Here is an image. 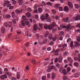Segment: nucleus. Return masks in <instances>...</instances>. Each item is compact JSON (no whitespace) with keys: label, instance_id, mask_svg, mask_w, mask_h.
I'll use <instances>...</instances> for the list:
<instances>
[{"label":"nucleus","instance_id":"f257e3e1","mask_svg":"<svg viewBox=\"0 0 80 80\" xmlns=\"http://www.w3.org/2000/svg\"><path fill=\"white\" fill-rule=\"evenodd\" d=\"M22 26L25 27V25L28 27H30V25L28 21H27V19L26 18L25 16H22V20L21 21Z\"/></svg>","mask_w":80,"mask_h":80},{"label":"nucleus","instance_id":"9b49d317","mask_svg":"<svg viewBox=\"0 0 80 80\" xmlns=\"http://www.w3.org/2000/svg\"><path fill=\"white\" fill-rule=\"evenodd\" d=\"M74 75L75 78H78L80 76V74L78 72H76Z\"/></svg>","mask_w":80,"mask_h":80},{"label":"nucleus","instance_id":"7c9ffc66","mask_svg":"<svg viewBox=\"0 0 80 80\" xmlns=\"http://www.w3.org/2000/svg\"><path fill=\"white\" fill-rule=\"evenodd\" d=\"M17 78L18 79H19L20 78V72L17 73Z\"/></svg>","mask_w":80,"mask_h":80},{"label":"nucleus","instance_id":"e433bc0d","mask_svg":"<svg viewBox=\"0 0 80 80\" xmlns=\"http://www.w3.org/2000/svg\"><path fill=\"white\" fill-rule=\"evenodd\" d=\"M74 5L75 8H78V7H79V6H78V4H74Z\"/></svg>","mask_w":80,"mask_h":80},{"label":"nucleus","instance_id":"4d7b16f0","mask_svg":"<svg viewBox=\"0 0 80 80\" xmlns=\"http://www.w3.org/2000/svg\"><path fill=\"white\" fill-rule=\"evenodd\" d=\"M26 70H27H27H29V68L28 67V66H27L26 67Z\"/></svg>","mask_w":80,"mask_h":80},{"label":"nucleus","instance_id":"c03bdc74","mask_svg":"<svg viewBox=\"0 0 80 80\" xmlns=\"http://www.w3.org/2000/svg\"><path fill=\"white\" fill-rule=\"evenodd\" d=\"M42 3L43 4V6H45V5H46V3H45V2L44 1H42Z\"/></svg>","mask_w":80,"mask_h":80},{"label":"nucleus","instance_id":"9d476101","mask_svg":"<svg viewBox=\"0 0 80 80\" xmlns=\"http://www.w3.org/2000/svg\"><path fill=\"white\" fill-rule=\"evenodd\" d=\"M26 15L27 17H28V18H30V17H31V13L30 12H27L26 13Z\"/></svg>","mask_w":80,"mask_h":80},{"label":"nucleus","instance_id":"f8f14e48","mask_svg":"<svg viewBox=\"0 0 80 80\" xmlns=\"http://www.w3.org/2000/svg\"><path fill=\"white\" fill-rule=\"evenodd\" d=\"M15 12L17 13H20L22 12V10H15Z\"/></svg>","mask_w":80,"mask_h":80},{"label":"nucleus","instance_id":"6ab92c4d","mask_svg":"<svg viewBox=\"0 0 80 80\" xmlns=\"http://www.w3.org/2000/svg\"><path fill=\"white\" fill-rule=\"evenodd\" d=\"M38 12L39 13H42V8H38Z\"/></svg>","mask_w":80,"mask_h":80},{"label":"nucleus","instance_id":"052dcab7","mask_svg":"<svg viewBox=\"0 0 80 80\" xmlns=\"http://www.w3.org/2000/svg\"><path fill=\"white\" fill-rule=\"evenodd\" d=\"M13 6H10L9 8V10H12V9H13Z\"/></svg>","mask_w":80,"mask_h":80},{"label":"nucleus","instance_id":"a18cd8bd","mask_svg":"<svg viewBox=\"0 0 80 80\" xmlns=\"http://www.w3.org/2000/svg\"><path fill=\"white\" fill-rule=\"evenodd\" d=\"M59 11H62V10H63V8L62 7H59Z\"/></svg>","mask_w":80,"mask_h":80},{"label":"nucleus","instance_id":"cd10ccee","mask_svg":"<svg viewBox=\"0 0 80 80\" xmlns=\"http://www.w3.org/2000/svg\"><path fill=\"white\" fill-rule=\"evenodd\" d=\"M18 2L19 3V5H22V3H23V1L22 0H19L18 1Z\"/></svg>","mask_w":80,"mask_h":80},{"label":"nucleus","instance_id":"6e6552de","mask_svg":"<svg viewBox=\"0 0 80 80\" xmlns=\"http://www.w3.org/2000/svg\"><path fill=\"white\" fill-rule=\"evenodd\" d=\"M7 78V76L6 74H4V75H2L1 76V79H5V78Z\"/></svg>","mask_w":80,"mask_h":80},{"label":"nucleus","instance_id":"2eb2a0df","mask_svg":"<svg viewBox=\"0 0 80 80\" xmlns=\"http://www.w3.org/2000/svg\"><path fill=\"white\" fill-rule=\"evenodd\" d=\"M58 60L59 63H61L62 61V56L59 57L58 59Z\"/></svg>","mask_w":80,"mask_h":80},{"label":"nucleus","instance_id":"5fc2aeb1","mask_svg":"<svg viewBox=\"0 0 80 80\" xmlns=\"http://www.w3.org/2000/svg\"><path fill=\"white\" fill-rule=\"evenodd\" d=\"M47 50L48 51H50L51 50V48L48 47L47 48Z\"/></svg>","mask_w":80,"mask_h":80},{"label":"nucleus","instance_id":"4468645a","mask_svg":"<svg viewBox=\"0 0 80 80\" xmlns=\"http://www.w3.org/2000/svg\"><path fill=\"white\" fill-rule=\"evenodd\" d=\"M74 60H76V61H78V62H80V59L79 58H77V57H74Z\"/></svg>","mask_w":80,"mask_h":80},{"label":"nucleus","instance_id":"58836bf2","mask_svg":"<svg viewBox=\"0 0 80 80\" xmlns=\"http://www.w3.org/2000/svg\"><path fill=\"white\" fill-rule=\"evenodd\" d=\"M31 62L32 63H33V64H35V63L36 62L35 59H32Z\"/></svg>","mask_w":80,"mask_h":80},{"label":"nucleus","instance_id":"c85d7f7f","mask_svg":"<svg viewBox=\"0 0 80 80\" xmlns=\"http://www.w3.org/2000/svg\"><path fill=\"white\" fill-rule=\"evenodd\" d=\"M73 41H71L70 44V46L72 48H73Z\"/></svg>","mask_w":80,"mask_h":80},{"label":"nucleus","instance_id":"338daca9","mask_svg":"<svg viewBox=\"0 0 80 80\" xmlns=\"http://www.w3.org/2000/svg\"><path fill=\"white\" fill-rule=\"evenodd\" d=\"M58 47L59 48H61L62 47V44H59L58 45Z\"/></svg>","mask_w":80,"mask_h":80},{"label":"nucleus","instance_id":"a211bd4d","mask_svg":"<svg viewBox=\"0 0 80 80\" xmlns=\"http://www.w3.org/2000/svg\"><path fill=\"white\" fill-rule=\"evenodd\" d=\"M75 47H78L79 46H80V43H79L77 42H75Z\"/></svg>","mask_w":80,"mask_h":80},{"label":"nucleus","instance_id":"6e6d98bb","mask_svg":"<svg viewBox=\"0 0 80 80\" xmlns=\"http://www.w3.org/2000/svg\"><path fill=\"white\" fill-rule=\"evenodd\" d=\"M56 40H57V38H56V37H53L52 39V40L53 41H55Z\"/></svg>","mask_w":80,"mask_h":80},{"label":"nucleus","instance_id":"de8ad7c7","mask_svg":"<svg viewBox=\"0 0 80 80\" xmlns=\"http://www.w3.org/2000/svg\"><path fill=\"white\" fill-rule=\"evenodd\" d=\"M61 51H65V50H66V48H62L61 49Z\"/></svg>","mask_w":80,"mask_h":80},{"label":"nucleus","instance_id":"c756f323","mask_svg":"<svg viewBox=\"0 0 80 80\" xmlns=\"http://www.w3.org/2000/svg\"><path fill=\"white\" fill-rule=\"evenodd\" d=\"M5 28H2L1 32L3 33H4L5 32Z\"/></svg>","mask_w":80,"mask_h":80},{"label":"nucleus","instance_id":"f704fd0d","mask_svg":"<svg viewBox=\"0 0 80 80\" xmlns=\"http://www.w3.org/2000/svg\"><path fill=\"white\" fill-rule=\"evenodd\" d=\"M47 20L48 22H51V18H47Z\"/></svg>","mask_w":80,"mask_h":80},{"label":"nucleus","instance_id":"4be33fe9","mask_svg":"<svg viewBox=\"0 0 80 80\" xmlns=\"http://www.w3.org/2000/svg\"><path fill=\"white\" fill-rule=\"evenodd\" d=\"M39 25L40 27L41 28V29H40V28H39L38 29H39V30H42V28H43L42 24L39 23Z\"/></svg>","mask_w":80,"mask_h":80},{"label":"nucleus","instance_id":"dca6fc26","mask_svg":"<svg viewBox=\"0 0 80 80\" xmlns=\"http://www.w3.org/2000/svg\"><path fill=\"white\" fill-rule=\"evenodd\" d=\"M74 65L75 67H78V65H79V64L77 62H75L74 63Z\"/></svg>","mask_w":80,"mask_h":80},{"label":"nucleus","instance_id":"5701e85b","mask_svg":"<svg viewBox=\"0 0 80 80\" xmlns=\"http://www.w3.org/2000/svg\"><path fill=\"white\" fill-rule=\"evenodd\" d=\"M52 38H53V36H52V34H50L48 36V38L49 40H51L52 39Z\"/></svg>","mask_w":80,"mask_h":80},{"label":"nucleus","instance_id":"f03ea898","mask_svg":"<svg viewBox=\"0 0 80 80\" xmlns=\"http://www.w3.org/2000/svg\"><path fill=\"white\" fill-rule=\"evenodd\" d=\"M60 27H61V28H66V30L67 31H68L69 30H70V24H68L67 26H65L64 24H62L60 25Z\"/></svg>","mask_w":80,"mask_h":80},{"label":"nucleus","instance_id":"0e129e2a","mask_svg":"<svg viewBox=\"0 0 80 80\" xmlns=\"http://www.w3.org/2000/svg\"><path fill=\"white\" fill-rule=\"evenodd\" d=\"M51 70V68H49L47 70V72H50Z\"/></svg>","mask_w":80,"mask_h":80},{"label":"nucleus","instance_id":"ddd939ff","mask_svg":"<svg viewBox=\"0 0 80 80\" xmlns=\"http://www.w3.org/2000/svg\"><path fill=\"white\" fill-rule=\"evenodd\" d=\"M68 17H67L66 18H64L62 19V21L64 22H68Z\"/></svg>","mask_w":80,"mask_h":80},{"label":"nucleus","instance_id":"a19ab883","mask_svg":"<svg viewBox=\"0 0 80 80\" xmlns=\"http://www.w3.org/2000/svg\"><path fill=\"white\" fill-rule=\"evenodd\" d=\"M34 13H38L37 9H36L34 10Z\"/></svg>","mask_w":80,"mask_h":80},{"label":"nucleus","instance_id":"bb28decb","mask_svg":"<svg viewBox=\"0 0 80 80\" xmlns=\"http://www.w3.org/2000/svg\"><path fill=\"white\" fill-rule=\"evenodd\" d=\"M60 7V5L58 4H56L55 5V8H58V7Z\"/></svg>","mask_w":80,"mask_h":80},{"label":"nucleus","instance_id":"69168bd1","mask_svg":"<svg viewBox=\"0 0 80 80\" xmlns=\"http://www.w3.org/2000/svg\"><path fill=\"white\" fill-rule=\"evenodd\" d=\"M16 3H17V1H13L12 2V4H16Z\"/></svg>","mask_w":80,"mask_h":80},{"label":"nucleus","instance_id":"39448f33","mask_svg":"<svg viewBox=\"0 0 80 80\" xmlns=\"http://www.w3.org/2000/svg\"><path fill=\"white\" fill-rule=\"evenodd\" d=\"M12 17L13 18V19H12V22L14 24H16V20L15 18H17V17L15 16V12H12Z\"/></svg>","mask_w":80,"mask_h":80},{"label":"nucleus","instance_id":"37998d69","mask_svg":"<svg viewBox=\"0 0 80 80\" xmlns=\"http://www.w3.org/2000/svg\"><path fill=\"white\" fill-rule=\"evenodd\" d=\"M3 47H1L0 48V53H2V52H3V50L2 49H3Z\"/></svg>","mask_w":80,"mask_h":80},{"label":"nucleus","instance_id":"7ed1b4c3","mask_svg":"<svg viewBox=\"0 0 80 80\" xmlns=\"http://www.w3.org/2000/svg\"><path fill=\"white\" fill-rule=\"evenodd\" d=\"M5 27H6L7 29L9 28V27H11L12 26V22L10 21L8 22H5L4 23Z\"/></svg>","mask_w":80,"mask_h":80},{"label":"nucleus","instance_id":"4c0bfd02","mask_svg":"<svg viewBox=\"0 0 80 80\" xmlns=\"http://www.w3.org/2000/svg\"><path fill=\"white\" fill-rule=\"evenodd\" d=\"M47 39H45L43 41V43H47Z\"/></svg>","mask_w":80,"mask_h":80},{"label":"nucleus","instance_id":"473e14b6","mask_svg":"<svg viewBox=\"0 0 80 80\" xmlns=\"http://www.w3.org/2000/svg\"><path fill=\"white\" fill-rule=\"evenodd\" d=\"M70 70H71V68H70L68 67L67 68V71L68 72H70Z\"/></svg>","mask_w":80,"mask_h":80},{"label":"nucleus","instance_id":"8fccbe9b","mask_svg":"<svg viewBox=\"0 0 80 80\" xmlns=\"http://www.w3.org/2000/svg\"><path fill=\"white\" fill-rule=\"evenodd\" d=\"M42 80H45L46 79V77H45V76H43L42 78Z\"/></svg>","mask_w":80,"mask_h":80},{"label":"nucleus","instance_id":"a878e982","mask_svg":"<svg viewBox=\"0 0 80 80\" xmlns=\"http://www.w3.org/2000/svg\"><path fill=\"white\" fill-rule=\"evenodd\" d=\"M4 4L5 5H8V4H9L10 3V1H5L4 2Z\"/></svg>","mask_w":80,"mask_h":80},{"label":"nucleus","instance_id":"b1692460","mask_svg":"<svg viewBox=\"0 0 80 80\" xmlns=\"http://www.w3.org/2000/svg\"><path fill=\"white\" fill-rule=\"evenodd\" d=\"M65 11L66 12H68V8L67 6H65L64 8Z\"/></svg>","mask_w":80,"mask_h":80},{"label":"nucleus","instance_id":"79ce46f5","mask_svg":"<svg viewBox=\"0 0 80 80\" xmlns=\"http://www.w3.org/2000/svg\"><path fill=\"white\" fill-rule=\"evenodd\" d=\"M52 12L53 13V14H55L56 13V11L54 9H52Z\"/></svg>","mask_w":80,"mask_h":80},{"label":"nucleus","instance_id":"423d86ee","mask_svg":"<svg viewBox=\"0 0 80 80\" xmlns=\"http://www.w3.org/2000/svg\"><path fill=\"white\" fill-rule=\"evenodd\" d=\"M68 3L70 9H72L73 8V5H72V3L70 1H68Z\"/></svg>","mask_w":80,"mask_h":80},{"label":"nucleus","instance_id":"13d9d810","mask_svg":"<svg viewBox=\"0 0 80 80\" xmlns=\"http://www.w3.org/2000/svg\"><path fill=\"white\" fill-rule=\"evenodd\" d=\"M51 70H53V69H54V66H53V65H52L51 66L50 68Z\"/></svg>","mask_w":80,"mask_h":80},{"label":"nucleus","instance_id":"bf43d9fd","mask_svg":"<svg viewBox=\"0 0 80 80\" xmlns=\"http://www.w3.org/2000/svg\"><path fill=\"white\" fill-rule=\"evenodd\" d=\"M4 70V72H8V70L7 68H5Z\"/></svg>","mask_w":80,"mask_h":80},{"label":"nucleus","instance_id":"e2e57ef3","mask_svg":"<svg viewBox=\"0 0 80 80\" xmlns=\"http://www.w3.org/2000/svg\"><path fill=\"white\" fill-rule=\"evenodd\" d=\"M68 62H70V61L71 62V60H73V59H71V58H68Z\"/></svg>","mask_w":80,"mask_h":80},{"label":"nucleus","instance_id":"680f3d73","mask_svg":"<svg viewBox=\"0 0 80 80\" xmlns=\"http://www.w3.org/2000/svg\"><path fill=\"white\" fill-rule=\"evenodd\" d=\"M56 66H57V67L58 68H59L60 67V64H58V63L57 64Z\"/></svg>","mask_w":80,"mask_h":80},{"label":"nucleus","instance_id":"603ef678","mask_svg":"<svg viewBox=\"0 0 80 80\" xmlns=\"http://www.w3.org/2000/svg\"><path fill=\"white\" fill-rule=\"evenodd\" d=\"M67 55V52H65L63 53V56H66Z\"/></svg>","mask_w":80,"mask_h":80},{"label":"nucleus","instance_id":"393cba45","mask_svg":"<svg viewBox=\"0 0 80 80\" xmlns=\"http://www.w3.org/2000/svg\"><path fill=\"white\" fill-rule=\"evenodd\" d=\"M5 74H6L7 75H8L9 77H11V76H12V74L9 72H5Z\"/></svg>","mask_w":80,"mask_h":80},{"label":"nucleus","instance_id":"f3484780","mask_svg":"<svg viewBox=\"0 0 80 80\" xmlns=\"http://www.w3.org/2000/svg\"><path fill=\"white\" fill-rule=\"evenodd\" d=\"M52 78L53 79H54L56 77V74L55 73H52Z\"/></svg>","mask_w":80,"mask_h":80},{"label":"nucleus","instance_id":"49530a36","mask_svg":"<svg viewBox=\"0 0 80 80\" xmlns=\"http://www.w3.org/2000/svg\"><path fill=\"white\" fill-rule=\"evenodd\" d=\"M59 50H60L58 49L57 50H56L55 51L54 53H58V52H59Z\"/></svg>","mask_w":80,"mask_h":80},{"label":"nucleus","instance_id":"3c124183","mask_svg":"<svg viewBox=\"0 0 80 80\" xmlns=\"http://www.w3.org/2000/svg\"><path fill=\"white\" fill-rule=\"evenodd\" d=\"M49 44L50 45H52L53 44V42L52 41H51L49 42Z\"/></svg>","mask_w":80,"mask_h":80},{"label":"nucleus","instance_id":"1a4fd4ad","mask_svg":"<svg viewBox=\"0 0 80 80\" xmlns=\"http://www.w3.org/2000/svg\"><path fill=\"white\" fill-rule=\"evenodd\" d=\"M41 19L42 20H45L46 19V16L44 15H41L40 17Z\"/></svg>","mask_w":80,"mask_h":80},{"label":"nucleus","instance_id":"72a5a7b5","mask_svg":"<svg viewBox=\"0 0 80 80\" xmlns=\"http://www.w3.org/2000/svg\"><path fill=\"white\" fill-rule=\"evenodd\" d=\"M47 4L48 5H50V6H52V4L50 2H47Z\"/></svg>","mask_w":80,"mask_h":80},{"label":"nucleus","instance_id":"864d4df0","mask_svg":"<svg viewBox=\"0 0 80 80\" xmlns=\"http://www.w3.org/2000/svg\"><path fill=\"white\" fill-rule=\"evenodd\" d=\"M66 72V70L65 69H63L62 71V73H65Z\"/></svg>","mask_w":80,"mask_h":80},{"label":"nucleus","instance_id":"774afa93","mask_svg":"<svg viewBox=\"0 0 80 80\" xmlns=\"http://www.w3.org/2000/svg\"><path fill=\"white\" fill-rule=\"evenodd\" d=\"M11 6V4H8L7 5V7H10Z\"/></svg>","mask_w":80,"mask_h":80},{"label":"nucleus","instance_id":"09e8293b","mask_svg":"<svg viewBox=\"0 0 80 80\" xmlns=\"http://www.w3.org/2000/svg\"><path fill=\"white\" fill-rule=\"evenodd\" d=\"M62 47L63 48H65V47H67V44H64L63 45H62Z\"/></svg>","mask_w":80,"mask_h":80},{"label":"nucleus","instance_id":"ea45409f","mask_svg":"<svg viewBox=\"0 0 80 80\" xmlns=\"http://www.w3.org/2000/svg\"><path fill=\"white\" fill-rule=\"evenodd\" d=\"M38 7V4H36L34 5L33 7V8L34 9L36 8H37Z\"/></svg>","mask_w":80,"mask_h":80},{"label":"nucleus","instance_id":"0eeeda50","mask_svg":"<svg viewBox=\"0 0 80 80\" xmlns=\"http://www.w3.org/2000/svg\"><path fill=\"white\" fill-rule=\"evenodd\" d=\"M33 28L34 31H37L38 29V26L37 24H35L33 26Z\"/></svg>","mask_w":80,"mask_h":80},{"label":"nucleus","instance_id":"c9c22d12","mask_svg":"<svg viewBox=\"0 0 80 80\" xmlns=\"http://www.w3.org/2000/svg\"><path fill=\"white\" fill-rule=\"evenodd\" d=\"M68 78V77L67 76H64L63 77L62 79L63 80H67Z\"/></svg>","mask_w":80,"mask_h":80},{"label":"nucleus","instance_id":"2f4dec72","mask_svg":"<svg viewBox=\"0 0 80 80\" xmlns=\"http://www.w3.org/2000/svg\"><path fill=\"white\" fill-rule=\"evenodd\" d=\"M72 63H73V60H71V62H70V63L69 64V65L71 66V67H72Z\"/></svg>","mask_w":80,"mask_h":80},{"label":"nucleus","instance_id":"20e7f679","mask_svg":"<svg viewBox=\"0 0 80 80\" xmlns=\"http://www.w3.org/2000/svg\"><path fill=\"white\" fill-rule=\"evenodd\" d=\"M53 27H54L53 26L52 24L48 26L47 24H46L44 26V28L45 29H47L48 28L49 30H52V29L53 28Z\"/></svg>","mask_w":80,"mask_h":80},{"label":"nucleus","instance_id":"aec40b11","mask_svg":"<svg viewBox=\"0 0 80 80\" xmlns=\"http://www.w3.org/2000/svg\"><path fill=\"white\" fill-rule=\"evenodd\" d=\"M5 17L6 18H10V17H11V16L9 14H6L5 16Z\"/></svg>","mask_w":80,"mask_h":80},{"label":"nucleus","instance_id":"412c9836","mask_svg":"<svg viewBox=\"0 0 80 80\" xmlns=\"http://www.w3.org/2000/svg\"><path fill=\"white\" fill-rule=\"evenodd\" d=\"M48 34H49V32H46L45 35V38H46L47 37V36H48Z\"/></svg>","mask_w":80,"mask_h":80}]
</instances>
